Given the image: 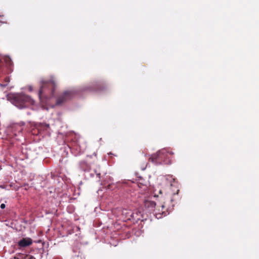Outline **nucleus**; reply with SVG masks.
Instances as JSON below:
<instances>
[{"instance_id":"f257e3e1","label":"nucleus","mask_w":259,"mask_h":259,"mask_svg":"<svg viewBox=\"0 0 259 259\" xmlns=\"http://www.w3.org/2000/svg\"><path fill=\"white\" fill-rule=\"evenodd\" d=\"M9 100L20 109L33 105L34 101L29 96L24 94H12L8 96Z\"/></svg>"},{"instance_id":"f03ea898","label":"nucleus","mask_w":259,"mask_h":259,"mask_svg":"<svg viewBox=\"0 0 259 259\" xmlns=\"http://www.w3.org/2000/svg\"><path fill=\"white\" fill-rule=\"evenodd\" d=\"M161 202L157 205L156 202L154 201L146 200L144 202L145 207L150 211H154V214L157 219L161 218L162 215L165 216L167 214L166 211L165 202H162L163 199L162 197H160Z\"/></svg>"},{"instance_id":"7ed1b4c3","label":"nucleus","mask_w":259,"mask_h":259,"mask_svg":"<svg viewBox=\"0 0 259 259\" xmlns=\"http://www.w3.org/2000/svg\"><path fill=\"white\" fill-rule=\"evenodd\" d=\"M55 84L53 80L41 81V87L38 93L39 98L41 102L43 98L48 99L53 96L55 90Z\"/></svg>"},{"instance_id":"20e7f679","label":"nucleus","mask_w":259,"mask_h":259,"mask_svg":"<svg viewBox=\"0 0 259 259\" xmlns=\"http://www.w3.org/2000/svg\"><path fill=\"white\" fill-rule=\"evenodd\" d=\"M172 154V152H169L166 149H162L159 150L155 154L151 155L149 160L156 165L162 163H167L166 161L168 154Z\"/></svg>"},{"instance_id":"39448f33","label":"nucleus","mask_w":259,"mask_h":259,"mask_svg":"<svg viewBox=\"0 0 259 259\" xmlns=\"http://www.w3.org/2000/svg\"><path fill=\"white\" fill-rule=\"evenodd\" d=\"M75 94V92L72 91H66L60 97H59L56 101V105H60L62 104L66 100L71 98Z\"/></svg>"},{"instance_id":"423d86ee","label":"nucleus","mask_w":259,"mask_h":259,"mask_svg":"<svg viewBox=\"0 0 259 259\" xmlns=\"http://www.w3.org/2000/svg\"><path fill=\"white\" fill-rule=\"evenodd\" d=\"M32 240L30 238H24L21 239L18 244L20 247H25L32 244Z\"/></svg>"},{"instance_id":"0eeeda50","label":"nucleus","mask_w":259,"mask_h":259,"mask_svg":"<svg viewBox=\"0 0 259 259\" xmlns=\"http://www.w3.org/2000/svg\"><path fill=\"white\" fill-rule=\"evenodd\" d=\"M164 183L168 187H172L175 185V180L171 175H167L163 178Z\"/></svg>"},{"instance_id":"6e6552de","label":"nucleus","mask_w":259,"mask_h":259,"mask_svg":"<svg viewBox=\"0 0 259 259\" xmlns=\"http://www.w3.org/2000/svg\"><path fill=\"white\" fill-rule=\"evenodd\" d=\"M80 168L84 171H88L91 169V165L84 161H81L79 163Z\"/></svg>"},{"instance_id":"1a4fd4ad","label":"nucleus","mask_w":259,"mask_h":259,"mask_svg":"<svg viewBox=\"0 0 259 259\" xmlns=\"http://www.w3.org/2000/svg\"><path fill=\"white\" fill-rule=\"evenodd\" d=\"M50 126L49 124L47 123H40L38 127V131L45 130L47 131L48 128H49Z\"/></svg>"},{"instance_id":"9d476101","label":"nucleus","mask_w":259,"mask_h":259,"mask_svg":"<svg viewBox=\"0 0 259 259\" xmlns=\"http://www.w3.org/2000/svg\"><path fill=\"white\" fill-rule=\"evenodd\" d=\"M3 64L1 62H0V73L3 72Z\"/></svg>"},{"instance_id":"9b49d317","label":"nucleus","mask_w":259,"mask_h":259,"mask_svg":"<svg viewBox=\"0 0 259 259\" xmlns=\"http://www.w3.org/2000/svg\"><path fill=\"white\" fill-rule=\"evenodd\" d=\"M0 188H2V189H7V186L5 185H0Z\"/></svg>"},{"instance_id":"f8f14e48","label":"nucleus","mask_w":259,"mask_h":259,"mask_svg":"<svg viewBox=\"0 0 259 259\" xmlns=\"http://www.w3.org/2000/svg\"><path fill=\"white\" fill-rule=\"evenodd\" d=\"M26 259H36V258L32 255H30V256H28Z\"/></svg>"},{"instance_id":"ddd939ff","label":"nucleus","mask_w":259,"mask_h":259,"mask_svg":"<svg viewBox=\"0 0 259 259\" xmlns=\"http://www.w3.org/2000/svg\"><path fill=\"white\" fill-rule=\"evenodd\" d=\"M0 207H1V208L2 209H4V208H5L6 205H5V204L4 203H2V204H1V206Z\"/></svg>"},{"instance_id":"4468645a","label":"nucleus","mask_w":259,"mask_h":259,"mask_svg":"<svg viewBox=\"0 0 259 259\" xmlns=\"http://www.w3.org/2000/svg\"><path fill=\"white\" fill-rule=\"evenodd\" d=\"M156 191H157V190H155L154 191V197H158L159 196H158V195H157Z\"/></svg>"},{"instance_id":"2eb2a0df","label":"nucleus","mask_w":259,"mask_h":259,"mask_svg":"<svg viewBox=\"0 0 259 259\" xmlns=\"http://www.w3.org/2000/svg\"><path fill=\"white\" fill-rule=\"evenodd\" d=\"M5 81L7 82H9L10 81V78L9 77H6V79H5Z\"/></svg>"},{"instance_id":"dca6fc26","label":"nucleus","mask_w":259,"mask_h":259,"mask_svg":"<svg viewBox=\"0 0 259 259\" xmlns=\"http://www.w3.org/2000/svg\"><path fill=\"white\" fill-rule=\"evenodd\" d=\"M158 193L160 194H162V190L161 189H159L158 190Z\"/></svg>"},{"instance_id":"f3484780","label":"nucleus","mask_w":259,"mask_h":259,"mask_svg":"<svg viewBox=\"0 0 259 259\" xmlns=\"http://www.w3.org/2000/svg\"><path fill=\"white\" fill-rule=\"evenodd\" d=\"M0 85H1V86H3V87H6V86H7V83H6V84H1Z\"/></svg>"},{"instance_id":"a211bd4d","label":"nucleus","mask_w":259,"mask_h":259,"mask_svg":"<svg viewBox=\"0 0 259 259\" xmlns=\"http://www.w3.org/2000/svg\"><path fill=\"white\" fill-rule=\"evenodd\" d=\"M81 150H80V149H79V150H78V152H77V154H79V153H81Z\"/></svg>"},{"instance_id":"6ab92c4d","label":"nucleus","mask_w":259,"mask_h":259,"mask_svg":"<svg viewBox=\"0 0 259 259\" xmlns=\"http://www.w3.org/2000/svg\"><path fill=\"white\" fill-rule=\"evenodd\" d=\"M29 90L31 91L32 90V87H30Z\"/></svg>"},{"instance_id":"aec40b11","label":"nucleus","mask_w":259,"mask_h":259,"mask_svg":"<svg viewBox=\"0 0 259 259\" xmlns=\"http://www.w3.org/2000/svg\"><path fill=\"white\" fill-rule=\"evenodd\" d=\"M97 175L99 176V177H100V174H98Z\"/></svg>"},{"instance_id":"412c9836","label":"nucleus","mask_w":259,"mask_h":259,"mask_svg":"<svg viewBox=\"0 0 259 259\" xmlns=\"http://www.w3.org/2000/svg\"><path fill=\"white\" fill-rule=\"evenodd\" d=\"M145 168H146V167H144V168H142V169H143V170H145Z\"/></svg>"},{"instance_id":"4be33fe9","label":"nucleus","mask_w":259,"mask_h":259,"mask_svg":"<svg viewBox=\"0 0 259 259\" xmlns=\"http://www.w3.org/2000/svg\"><path fill=\"white\" fill-rule=\"evenodd\" d=\"M75 149V146L72 148V149Z\"/></svg>"}]
</instances>
